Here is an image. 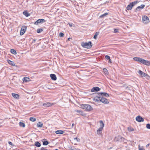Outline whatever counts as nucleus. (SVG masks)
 <instances>
[{
  "label": "nucleus",
  "instance_id": "nucleus-25",
  "mask_svg": "<svg viewBox=\"0 0 150 150\" xmlns=\"http://www.w3.org/2000/svg\"><path fill=\"white\" fill-rule=\"evenodd\" d=\"M43 125V124L41 122H39L37 124V127H41Z\"/></svg>",
  "mask_w": 150,
  "mask_h": 150
},
{
  "label": "nucleus",
  "instance_id": "nucleus-6",
  "mask_svg": "<svg viewBox=\"0 0 150 150\" xmlns=\"http://www.w3.org/2000/svg\"><path fill=\"white\" fill-rule=\"evenodd\" d=\"M46 21L43 19H39L35 22L34 24L38 25L39 23H43Z\"/></svg>",
  "mask_w": 150,
  "mask_h": 150
},
{
  "label": "nucleus",
  "instance_id": "nucleus-38",
  "mask_svg": "<svg viewBox=\"0 0 150 150\" xmlns=\"http://www.w3.org/2000/svg\"><path fill=\"white\" fill-rule=\"evenodd\" d=\"M146 127L148 129H150V124H147L146 125Z\"/></svg>",
  "mask_w": 150,
  "mask_h": 150
},
{
  "label": "nucleus",
  "instance_id": "nucleus-16",
  "mask_svg": "<svg viewBox=\"0 0 150 150\" xmlns=\"http://www.w3.org/2000/svg\"><path fill=\"white\" fill-rule=\"evenodd\" d=\"M133 59L134 61L139 62L141 63L143 59L140 57H135L133 58Z\"/></svg>",
  "mask_w": 150,
  "mask_h": 150
},
{
  "label": "nucleus",
  "instance_id": "nucleus-30",
  "mask_svg": "<svg viewBox=\"0 0 150 150\" xmlns=\"http://www.w3.org/2000/svg\"><path fill=\"white\" fill-rule=\"evenodd\" d=\"M43 28L38 29L37 30V32L38 33H40L43 31Z\"/></svg>",
  "mask_w": 150,
  "mask_h": 150
},
{
  "label": "nucleus",
  "instance_id": "nucleus-3",
  "mask_svg": "<svg viewBox=\"0 0 150 150\" xmlns=\"http://www.w3.org/2000/svg\"><path fill=\"white\" fill-rule=\"evenodd\" d=\"M125 140V139L120 136H118L117 137H116L114 139V141L116 142H124Z\"/></svg>",
  "mask_w": 150,
  "mask_h": 150
},
{
  "label": "nucleus",
  "instance_id": "nucleus-24",
  "mask_svg": "<svg viewBox=\"0 0 150 150\" xmlns=\"http://www.w3.org/2000/svg\"><path fill=\"white\" fill-rule=\"evenodd\" d=\"M35 145L38 147H40L41 146L40 144L38 142H36L35 143Z\"/></svg>",
  "mask_w": 150,
  "mask_h": 150
},
{
  "label": "nucleus",
  "instance_id": "nucleus-51",
  "mask_svg": "<svg viewBox=\"0 0 150 150\" xmlns=\"http://www.w3.org/2000/svg\"><path fill=\"white\" fill-rule=\"evenodd\" d=\"M70 39H72L71 38H68V39L67 40L68 41H70Z\"/></svg>",
  "mask_w": 150,
  "mask_h": 150
},
{
  "label": "nucleus",
  "instance_id": "nucleus-43",
  "mask_svg": "<svg viewBox=\"0 0 150 150\" xmlns=\"http://www.w3.org/2000/svg\"><path fill=\"white\" fill-rule=\"evenodd\" d=\"M74 139L76 140L78 142H80V139L79 138H77V137L74 138Z\"/></svg>",
  "mask_w": 150,
  "mask_h": 150
},
{
  "label": "nucleus",
  "instance_id": "nucleus-4",
  "mask_svg": "<svg viewBox=\"0 0 150 150\" xmlns=\"http://www.w3.org/2000/svg\"><path fill=\"white\" fill-rule=\"evenodd\" d=\"M142 20L144 24H147L149 21L148 17L146 16H142Z\"/></svg>",
  "mask_w": 150,
  "mask_h": 150
},
{
  "label": "nucleus",
  "instance_id": "nucleus-42",
  "mask_svg": "<svg viewBox=\"0 0 150 150\" xmlns=\"http://www.w3.org/2000/svg\"><path fill=\"white\" fill-rule=\"evenodd\" d=\"M105 59L108 60L110 59V56L108 55H106L105 56Z\"/></svg>",
  "mask_w": 150,
  "mask_h": 150
},
{
  "label": "nucleus",
  "instance_id": "nucleus-29",
  "mask_svg": "<svg viewBox=\"0 0 150 150\" xmlns=\"http://www.w3.org/2000/svg\"><path fill=\"white\" fill-rule=\"evenodd\" d=\"M19 126L21 127H25V124L23 122H20L19 124Z\"/></svg>",
  "mask_w": 150,
  "mask_h": 150
},
{
  "label": "nucleus",
  "instance_id": "nucleus-7",
  "mask_svg": "<svg viewBox=\"0 0 150 150\" xmlns=\"http://www.w3.org/2000/svg\"><path fill=\"white\" fill-rule=\"evenodd\" d=\"M26 29V27L25 26H22L20 31V35H23L25 32Z\"/></svg>",
  "mask_w": 150,
  "mask_h": 150
},
{
  "label": "nucleus",
  "instance_id": "nucleus-17",
  "mask_svg": "<svg viewBox=\"0 0 150 150\" xmlns=\"http://www.w3.org/2000/svg\"><path fill=\"white\" fill-rule=\"evenodd\" d=\"M52 80L55 81L57 79V77L56 75L54 74H51L50 75Z\"/></svg>",
  "mask_w": 150,
  "mask_h": 150
},
{
  "label": "nucleus",
  "instance_id": "nucleus-53",
  "mask_svg": "<svg viewBox=\"0 0 150 150\" xmlns=\"http://www.w3.org/2000/svg\"><path fill=\"white\" fill-rule=\"evenodd\" d=\"M74 126V124H73L71 125V127H73Z\"/></svg>",
  "mask_w": 150,
  "mask_h": 150
},
{
  "label": "nucleus",
  "instance_id": "nucleus-45",
  "mask_svg": "<svg viewBox=\"0 0 150 150\" xmlns=\"http://www.w3.org/2000/svg\"><path fill=\"white\" fill-rule=\"evenodd\" d=\"M68 24L70 27L73 26V24L71 23H69Z\"/></svg>",
  "mask_w": 150,
  "mask_h": 150
},
{
  "label": "nucleus",
  "instance_id": "nucleus-9",
  "mask_svg": "<svg viewBox=\"0 0 150 150\" xmlns=\"http://www.w3.org/2000/svg\"><path fill=\"white\" fill-rule=\"evenodd\" d=\"M100 127L97 130L101 132L103 127H104V124L103 123L102 121H100Z\"/></svg>",
  "mask_w": 150,
  "mask_h": 150
},
{
  "label": "nucleus",
  "instance_id": "nucleus-13",
  "mask_svg": "<svg viewBox=\"0 0 150 150\" xmlns=\"http://www.w3.org/2000/svg\"><path fill=\"white\" fill-rule=\"evenodd\" d=\"M100 88L98 87H95L93 88L91 90V91L92 92H94L95 91H100Z\"/></svg>",
  "mask_w": 150,
  "mask_h": 150
},
{
  "label": "nucleus",
  "instance_id": "nucleus-39",
  "mask_svg": "<svg viewBox=\"0 0 150 150\" xmlns=\"http://www.w3.org/2000/svg\"><path fill=\"white\" fill-rule=\"evenodd\" d=\"M71 150H80L79 149H76L74 148V147H71Z\"/></svg>",
  "mask_w": 150,
  "mask_h": 150
},
{
  "label": "nucleus",
  "instance_id": "nucleus-23",
  "mask_svg": "<svg viewBox=\"0 0 150 150\" xmlns=\"http://www.w3.org/2000/svg\"><path fill=\"white\" fill-rule=\"evenodd\" d=\"M23 81L27 82L30 81V79L27 77H25L23 78Z\"/></svg>",
  "mask_w": 150,
  "mask_h": 150
},
{
  "label": "nucleus",
  "instance_id": "nucleus-41",
  "mask_svg": "<svg viewBox=\"0 0 150 150\" xmlns=\"http://www.w3.org/2000/svg\"><path fill=\"white\" fill-rule=\"evenodd\" d=\"M114 32L115 33H116L118 32V29H114Z\"/></svg>",
  "mask_w": 150,
  "mask_h": 150
},
{
  "label": "nucleus",
  "instance_id": "nucleus-54",
  "mask_svg": "<svg viewBox=\"0 0 150 150\" xmlns=\"http://www.w3.org/2000/svg\"><path fill=\"white\" fill-rule=\"evenodd\" d=\"M44 140H46V139H44Z\"/></svg>",
  "mask_w": 150,
  "mask_h": 150
},
{
  "label": "nucleus",
  "instance_id": "nucleus-37",
  "mask_svg": "<svg viewBox=\"0 0 150 150\" xmlns=\"http://www.w3.org/2000/svg\"><path fill=\"white\" fill-rule=\"evenodd\" d=\"M139 150H145L142 146H140L139 145Z\"/></svg>",
  "mask_w": 150,
  "mask_h": 150
},
{
  "label": "nucleus",
  "instance_id": "nucleus-18",
  "mask_svg": "<svg viewBox=\"0 0 150 150\" xmlns=\"http://www.w3.org/2000/svg\"><path fill=\"white\" fill-rule=\"evenodd\" d=\"M7 62L10 65L13 66H15V64L13 61H12L9 59H8L7 60Z\"/></svg>",
  "mask_w": 150,
  "mask_h": 150
},
{
  "label": "nucleus",
  "instance_id": "nucleus-46",
  "mask_svg": "<svg viewBox=\"0 0 150 150\" xmlns=\"http://www.w3.org/2000/svg\"><path fill=\"white\" fill-rule=\"evenodd\" d=\"M97 133L98 134H101L102 133V132H100L98 130H97Z\"/></svg>",
  "mask_w": 150,
  "mask_h": 150
},
{
  "label": "nucleus",
  "instance_id": "nucleus-33",
  "mask_svg": "<svg viewBox=\"0 0 150 150\" xmlns=\"http://www.w3.org/2000/svg\"><path fill=\"white\" fill-rule=\"evenodd\" d=\"M99 32H96L93 37V38L95 39H96L97 38V36L99 35Z\"/></svg>",
  "mask_w": 150,
  "mask_h": 150
},
{
  "label": "nucleus",
  "instance_id": "nucleus-2",
  "mask_svg": "<svg viewBox=\"0 0 150 150\" xmlns=\"http://www.w3.org/2000/svg\"><path fill=\"white\" fill-rule=\"evenodd\" d=\"M81 106L82 108L86 110L90 111L93 110L91 106L88 104H82Z\"/></svg>",
  "mask_w": 150,
  "mask_h": 150
},
{
  "label": "nucleus",
  "instance_id": "nucleus-35",
  "mask_svg": "<svg viewBox=\"0 0 150 150\" xmlns=\"http://www.w3.org/2000/svg\"><path fill=\"white\" fill-rule=\"evenodd\" d=\"M138 2L137 1H136L132 2L130 3L132 4V5L133 6L136 4H137Z\"/></svg>",
  "mask_w": 150,
  "mask_h": 150
},
{
  "label": "nucleus",
  "instance_id": "nucleus-36",
  "mask_svg": "<svg viewBox=\"0 0 150 150\" xmlns=\"http://www.w3.org/2000/svg\"><path fill=\"white\" fill-rule=\"evenodd\" d=\"M108 14V13H105L104 14H103L102 15L100 16V18H103L105 16H106V15H107Z\"/></svg>",
  "mask_w": 150,
  "mask_h": 150
},
{
  "label": "nucleus",
  "instance_id": "nucleus-28",
  "mask_svg": "<svg viewBox=\"0 0 150 150\" xmlns=\"http://www.w3.org/2000/svg\"><path fill=\"white\" fill-rule=\"evenodd\" d=\"M23 14L26 17H28L30 15V14L28 13L27 11H24L23 13Z\"/></svg>",
  "mask_w": 150,
  "mask_h": 150
},
{
  "label": "nucleus",
  "instance_id": "nucleus-10",
  "mask_svg": "<svg viewBox=\"0 0 150 150\" xmlns=\"http://www.w3.org/2000/svg\"><path fill=\"white\" fill-rule=\"evenodd\" d=\"M138 73L142 77H146L147 76H148V74L143 72L141 70H139L138 72Z\"/></svg>",
  "mask_w": 150,
  "mask_h": 150
},
{
  "label": "nucleus",
  "instance_id": "nucleus-20",
  "mask_svg": "<svg viewBox=\"0 0 150 150\" xmlns=\"http://www.w3.org/2000/svg\"><path fill=\"white\" fill-rule=\"evenodd\" d=\"M12 95L13 97L15 98L18 99L19 98V95L18 94L13 93H12Z\"/></svg>",
  "mask_w": 150,
  "mask_h": 150
},
{
  "label": "nucleus",
  "instance_id": "nucleus-1",
  "mask_svg": "<svg viewBox=\"0 0 150 150\" xmlns=\"http://www.w3.org/2000/svg\"><path fill=\"white\" fill-rule=\"evenodd\" d=\"M91 44L92 43L91 41H89L88 42H82L81 43V46L84 48L90 49L92 46Z\"/></svg>",
  "mask_w": 150,
  "mask_h": 150
},
{
  "label": "nucleus",
  "instance_id": "nucleus-52",
  "mask_svg": "<svg viewBox=\"0 0 150 150\" xmlns=\"http://www.w3.org/2000/svg\"><path fill=\"white\" fill-rule=\"evenodd\" d=\"M36 40H33V42H35Z\"/></svg>",
  "mask_w": 150,
  "mask_h": 150
},
{
  "label": "nucleus",
  "instance_id": "nucleus-32",
  "mask_svg": "<svg viewBox=\"0 0 150 150\" xmlns=\"http://www.w3.org/2000/svg\"><path fill=\"white\" fill-rule=\"evenodd\" d=\"M30 120L32 122H35L36 121V119L35 118L31 117L30 118Z\"/></svg>",
  "mask_w": 150,
  "mask_h": 150
},
{
  "label": "nucleus",
  "instance_id": "nucleus-8",
  "mask_svg": "<svg viewBox=\"0 0 150 150\" xmlns=\"http://www.w3.org/2000/svg\"><path fill=\"white\" fill-rule=\"evenodd\" d=\"M136 120L137 121L139 122H143L144 121V118L139 115L138 116L136 117Z\"/></svg>",
  "mask_w": 150,
  "mask_h": 150
},
{
  "label": "nucleus",
  "instance_id": "nucleus-12",
  "mask_svg": "<svg viewBox=\"0 0 150 150\" xmlns=\"http://www.w3.org/2000/svg\"><path fill=\"white\" fill-rule=\"evenodd\" d=\"M141 63L147 66H150V62L143 59Z\"/></svg>",
  "mask_w": 150,
  "mask_h": 150
},
{
  "label": "nucleus",
  "instance_id": "nucleus-27",
  "mask_svg": "<svg viewBox=\"0 0 150 150\" xmlns=\"http://www.w3.org/2000/svg\"><path fill=\"white\" fill-rule=\"evenodd\" d=\"M103 71L104 74L106 75H108V70L105 68H104L103 69Z\"/></svg>",
  "mask_w": 150,
  "mask_h": 150
},
{
  "label": "nucleus",
  "instance_id": "nucleus-14",
  "mask_svg": "<svg viewBox=\"0 0 150 150\" xmlns=\"http://www.w3.org/2000/svg\"><path fill=\"white\" fill-rule=\"evenodd\" d=\"M101 102H102V103H103L105 104H108L109 103L107 99L106 98H104L103 97H102L101 98Z\"/></svg>",
  "mask_w": 150,
  "mask_h": 150
},
{
  "label": "nucleus",
  "instance_id": "nucleus-40",
  "mask_svg": "<svg viewBox=\"0 0 150 150\" xmlns=\"http://www.w3.org/2000/svg\"><path fill=\"white\" fill-rule=\"evenodd\" d=\"M64 35V34L62 33H60L59 34V36L60 37H63Z\"/></svg>",
  "mask_w": 150,
  "mask_h": 150
},
{
  "label": "nucleus",
  "instance_id": "nucleus-47",
  "mask_svg": "<svg viewBox=\"0 0 150 150\" xmlns=\"http://www.w3.org/2000/svg\"><path fill=\"white\" fill-rule=\"evenodd\" d=\"M40 150H48L47 149H45V148L43 147H42Z\"/></svg>",
  "mask_w": 150,
  "mask_h": 150
},
{
  "label": "nucleus",
  "instance_id": "nucleus-15",
  "mask_svg": "<svg viewBox=\"0 0 150 150\" xmlns=\"http://www.w3.org/2000/svg\"><path fill=\"white\" fill-rule=\"evenodd\" d=\"M145 6V5L144 4H142L141 6H138L136 9V11H139L143 9Z\"/></svg>",
  "mask_w": 150,
  "mask_h": 150
},
{
  "label": "nucleus",
  "instance_id": "nucleus-21",
  "mask_svg": "<svg viewBox=\"0 0 150 150\" xmlns=\"http://www.w3.org/2000/svg\"><path fill=\"white\" fill-rule=\"evenodd\" d=\"M52 105L51 103H46L43 104V106L45 107H49Z\"/></svg>",
  "mask_w": 150,
  "mask_h": 150
},
{
  "label": "nucleus",
  "instance_id": "nucleus-5",
  "mask_svg": "<svg viewBox=\"0 0 150 150\" xmlns=\"http://www.w3.org/2000/svg\"><path fill=\"white\" fill-rule=\"evenodd\" d=\"M101 98L102 97H101L100 96H99V95H98V96H96L93 99V100L96 102H101Z\"/></svg>",
  "mask_w": 150,
  "mask_h": 150
},
{
  "label": "nucleus",
  "instance_id": "nucleus-26",
  "mask_svg": "<svg viewBox=\"0 0 150 150\" xmlns=\"http://www.w3.org/2000/svg\"><path fill=\"white\" fill-rule=\"evenodd\" d=\"M11 52L14 54H17L16 51L14 49H11L10 50Z\"/></svg>",
  "mask_w": 150,
  "mask_h": 150
},
{
  "label": "nucleus",
  "instance_id": "nucleus-31",
  "mask_svg": "<svg viewBox=\"0 0 150 150\" xmlns=\"http://www.w3.org/2000/svg\"><path fill=\"white\" fill-rule=\"evenodd\" d=\"M127 129L128 131L129 132H131L132 131H134V129L131 127H128Z\"/></svg>",
  "mask_w": 150,
  "mask_h": 150
},
{
  "label": "nucleus",
  "instance_id": "nucleus-11",
  "mask_svg": "<svg viewBox=\"0 0 150 150\" xmlns=\"http://www.w3.org/2000/svg\"><path fill=\"white\" fill-rule=\"evenodd\" d=\"M97 95H99V96H100L102 97L103 96H105L106 97H108L109 96V94L106 93H97Z\"/></svg>",
  "mask_w": 150,
  "mask_h": 150
},
{
  "label": "nucleus",
  "instance_id": "nucleus-19",
  "mask_svg": "<svg viewBox=\"0 0 150 150\" xmlns=\"http://www.w3.org/2000/svg\"><path fill=\"white\" fill-rule=\"evenodd\" d=\"M133 7V6L130 3L127 7L126 9L128 10H131Z\"/></svg>",
  "mask_w": 150,
  "mask_h": 150
},
{
  "label": "nucleus",
  "instance_id": "nucleus-34",
  "mask_svg": "<svg viewBox=\"0 0 150 150\" xmlns=\"http://www.w3.org/2000/svg\"><path fill=\"white\" fill-rule=\"evenodd\" d=\"M49 144V142L47 141H43V144L44 145H47Z\"/></svg>",
  "mask_w": 150,
  "mask_h": 150
},
{
  "label": "nucleus",
  "instance_id": "nucleus-48",
  "mask_svg": "<svg viewBox=\"0 0 150 150\" xmlns=\"http://www.w3.org/2000/svg\"><path fill=\"white\" fill-rule=\"evenodd\" d=\"M108 60H109L108 62L110 63H112V61H111V59H110H110H109Z\"/></svg>",
  "mask_w": 150,
  "mask_h": 150
},
{
  "label": "nucleus",
  "instance_id": "nucleus-44",
  "mask_svg": "<svg viewBox=\"0 0 150 150\" xmlns=\"http://www.w3.org/2000/svg\"><path fill=\"white\" fill-rule=\"evenodd\" d=\"M8 143L10 145H11L13 146H14V145L13 144V143L11 142H8Z\"/></svg>",
  "mask_w": 150,
  "mask_h": 150
},
{
  "label": "nucleus",
  "instance_id": "nucleus-49",
  "mask_svg": "<svg viewBox=\"0 0 150 150\" xmlns=\"http://www.w3.org/2000/svg\"><path fill=\"white\" fill-rule=\"evenodd\" d=\"M150 145V144H147V145H146V147H148L149 146V145Z\"/></svg>",
  "mask_w": 150,
  "mask_h": 150
},
{
  "label": "nucleus",
  "instance_id": "nucleus-22",
  "mask_svg": "<svg viewBox=\"0 0 150 150\" xmlns=\"http://www.w3.org/2000/svg\"><path fill=\"white\" fill-rule=\"evenodd\" d=\"M64 132L62 130H57L55 132V133L57 134H62L64 133Z\"/></svg>",
  "mask_w": 150,
  "mask_h": 150
},
{
  "label": "nucleus",
  "instance_id": "nucleus-50",
  "mask_svg": "<svg viewBox=\"0 0 150 150\" xmlns=\"http://www.w3.org/2000/svg\"><path fill=\"white\" fill-rule=\"evenodd\" d=\"M77 112H79V113H80V112H81V111H80V110H76V111Z\"/></svg>",
  "mask_w": 150,
  "mask_h": 150
}]
</instances>
